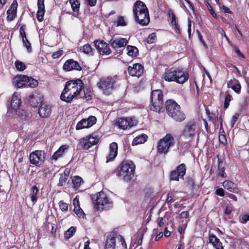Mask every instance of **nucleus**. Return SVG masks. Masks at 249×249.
I'll return each instance as SVG.
<instances>
[{"label":"nucleus","mask_w":249,"mask_h":249,"mask_svg":"<svg viewBox=\"0 0 249 249\" xmlns=\"http://www.w3.org/2000/svg\"><path fill=\"white\" fill-rule=\"evenodd\" d=\"M215 194L220 196H223L225 195L224 191L222 188H218L215 191Z\"/></svg>","instance_id":"obj_58"},{"label":"nucleus","mask_w":249,"mask_h":249,"mask_svg":"<svg viewBox=\"0 0 249 249\" xmlns=\"http://www.w3.org/2000/svg\"><path fill=\"white\" fill-rule=\"evenodd\" d=\"M232 210V206L231 204H228L225 210V213L226 214H230Z\"/></svg>","instance_id":"obj_54"},{"label":"nucleus","mask_w":249,"mask_h":249,"mask_svg":"<svg viewBox=\"0 0 249 249\" xmlns=\"http://www.w3.org/2000/svg\"><path fill=\"white\" fill-rule=\"evenodd\" d=\"M135 167V165L131 160H124L117 168L116 176L120 179L128 182L134 177Z\"/></svg>","instance_id":"obj_2"},{"label":"nucleus","mask_w":249,"mask_h":249,"mask_svg":"<svg viewBox=\"0 0 249 249\" xmlns=\"http://www.w3.org/2000/svg\"><path fill=\"white\" fill-rule=\"evenodd\" d=\"M94 43L95 48L101 54L107 55L110 53L111 50L109 45L105 41L102 40H95Z\"/></svg>","instance_id":"obj_14"},{"label":"nucleus","mask_w":249,"mask_h":249,"mask_svg":"<svg viewBox=\"0 0 249 249\" xmlns=\"http://www.w3.org/2000/svg\"><path fill=\"white\" fill-rule=\"evenodd\" d=\"M133 13L136 20L142 25H147L150 20L148 9L145 3L140 0L135 3Z\"/></svg>","instance_id":"obj_3"},{"label":"nucleus","mask_w":249,"mask_h":249,"mask_svg":"<svg viewBox=\"0 0 249 249\" xmlns=\"http://www.w3.org/2000/svg\"><path fill=\"white\" fill-rule=\"evenodd\" d=\"M68 176L69 172H66V171H65L63 174L60 175L58 185L59 186H62L63 185L64 183H65L67 181Z\"/></svg>","instance_id":"obj_38"},{"label":"nucleus","mask_w":249,"mask_h":249,"mask_svg":"<svg viewBox=\"0 0 249 249\" xmlns=\"http://www.w3.org/2000/svg\"><path fill=\"white\" fill-rule=\"evenodd\" d=\"M45 13V8H38L37 12V18L39 21H42Z\"/></svg>","instance_id":"obj_41"},{"label":"nucleus","mask_w":249,"mask_h":249,"mask_svg":"<svg viewBox=\"0 0 249 249\" xmlns=\"http://www.w3.org/2000/svg\"><path fill=\"white\" fill-rule=\"evenodd\" d=\"M163 95L161 90L160 89L153 90L151 94L150 109L154 111L160 112L163 108Z\"/></svg>","instance_id":"obj_7"},{"label":"nucleus","mask_w":249,"mask_h":249,"mask_svg":"<svg viewBox=\"0 0 249 249\" xmlns=\"http://www.w3.org/2000/svg\"><path fill=\"white\" fill-rule=\"evenodd\" d=\"M156 39V35L155 33H152L149 35L146 38V42L149 44L154 43Z\"/></svg>","instance_id":"obj_47"},{"label":"nucleus","mask_w":249,"mask_h":249,"mask_svg":"<svg viewBox=\"0 0 249 249\" xmlns=\"http://www.w3.org/2000/svg\"><path fill=\"white\" fill-rule=\"evenodd\" d=\"M13 114H16L20 119L24 120L29 116V114L26 110L20 108L15 111Z\"/></svg>","instance_id":"obj_34"},{"label":"nucleus","mask_w":249,"mask_h":249,"mask_svg":"<svg viewBox=\"0 0 249 249\" xmlns=\"http://www.w3.org/2000/svg\"><path fill=\"white\" fill-rule=\"evenodd\" d=\"M137 121L134 117L119 118L116 120L114 124H136Z\"/></svg>","instance_id":"obj_23"},{"label":"nucleus","mask_w":249,"mask_h":249,"mask_svg":"<svg viewBox=\"0 0 249 249\" xmlns=\"http://www.w3.org/2000/svg\"><path fill=\"white\" fill-rule=\"evenodd\" d=\"M18 4L16 0H14L10 8L7 11V19L9 21L13 20L17 16V10Z\"/></svg>","instance_id":"obj_22"},{"label":"nucleus","mask_w":249,"mask_h":249,"mask_svg":"<svg viewBox=\"0 0 249 249\" xmlns=\"http://www.w3.org/2000/svg\"><path fill=\"white\" fill-rule=\"evenodd\" d=\"M96 201V205L99 210L108 209L112 206V201L103 192H100L97 194Z\"/></svg>","instance_id":"obj_12"},{"label":"nucleus","mask_w":249,"mask_h":249,"mask_svg":"<svg viewBox=\"0 0 249 249\" xmlns=\"http://www.w3.org/2000/svg\"><path fill=\"white\" fill-rule=\"evenodd\" d=\"M165 107L168 115L177 122L184 120L185 116L180 110V107L173 100H168L165 103Z\"/></svg>","instance_id":"obj_5"},{"label":"nucleus","mask_w":249,"mask_h":249,"mask_svg":"<svg viewBox=\"0 0 249 249\" xmlns=\"http://www.w3.org/2000/svg\"><path fill=\"white\" fill-rule=\"evenodd\" d=\"M118 153V145L116 142H113L109 145V152L107 155L106 162L111 161L116 158Z\"/></svg>","instance_id":"obj_17"},{"label":"nucleus","mask_w":249,"mask_h":249,"mask_svg":"<svg viewBox=\"0 0 249 249\" xmlns=\"http://www.w3.org/2000/svg\"><path fill=\"white\" fill-rule=\"evenodd\" d=\"M38 81L31 77H28V81H27L26 87L31 88H35L38 85Z\"/></svg>","instance_id":"obj_39"},{"label":"nucleus","mask_w":249,"mask_h":249,"mask_svg":"<svg viewBox=\"0 0 249 249\" xmlns=\"http://www.w3.org/2000/svg\"><path fill=\"white\" fill-rule=\"evenodd\" d=\"M16 69L19 71H22L26 68L25 65L22 62L17 60L15 63Z\"/></svg>","instance_id":"obj_42"},{"label":"nucleus","mask_w":249,"mask_h":249,"mask_svg":"<svg viewBox=\"0 0 249 249\" xmlns=\"http://www.w3.org/2000/svg\"><path fill=\"white\" fill-rule=\"evenodd\" d=\"M62 53H63L62 50H59L58 51L54 52L52 54V56L54 59L58 58L62 54Z\"/></svg>","instance_id":"obj_53"},{"label":"nucleus","mask_w":249,"mask_h":249,"mask_svg":"<svg viewBox=\"0 0 249 249\" xmlns=\"http://www.w3.org/2000/svg\"><path fill=\"white\" fill-rule=\"evenodd\" d=\"M99 141V137L95 133L81 138L79 145L84 150H88L93 145H96Z\"/></svg>","instance_id":"obj_10"},{"label":"nucleus","mask_w":249,"mask_h":249,"mask_svg":"<svg viewBox=\"0 0 249 249\" xmlns=\"http://www.w3.org/2000/svg\"><path fill=\"white\" fill-rule=\"evenodd\" d=\"M127 249L124 237L117 233L113 232L106 241L105 249Z\"/></svg>","instance_id":"obj_6"},{"label":"nucleus","mask_w":249,"mask_h":249,"mask_svg":"<svg viewBox=\"0 0 249 249\" xmlns=\"http://www.w3.org/2000/svg\"><path fill=\"white\" fill-rule=\"evenodd\" d=\"M115 83L114 78L104 77L100 79V82L98 83V86L103 90L104 94L109 95L114 89Z\"/></svg>","instance_id":"obj_9"},{"label":"nucleus","mask_w":249,"mask_h":249,"mask_svg":"<svg viewBox=\"0 0 249 249\" xmlns=\"http://www.w3.org/2000/svg\"><path fill=\"white\" fill-rule=\"evenodd\" d=\"M223 186L225 189L230 192L237 193L238 189L236 188V184L230 180H225L223 183Z\"/></svg>","instance_id":"obj_28"},{"label":"nucleus","mask_w":249,"mask_h":249,"mask_svg":"<svg viewBox=\"0 0 249 249\" xmlns=\"http://www.w3.org/2000/svg\"><path fill=\"white\" fill-rule=\"evenodd\" d=\"M168 15L170 18V19L171 20V24L173 25L175 24L177 22L176 21V17L175 15L173 13L172 10H169L168 11Z\"/></svg>","instance_id":"obj_50"},{"label":"nucleus","mask_w":249,"mask_h":249,"mask_svg":"<svg viewBox=\"0 0 249 249\" xmlns=\"http://www.w3.org/2000/svg\"><path fill=\"white\" fill-rule=\"evenodd\" d=\"M196 32L197 33V35H198V38L200 40V41H201V42L203 44V45L206 47V43L204 41V39H203V37L202 36V35H201L200 32L197 30L196 31Z\"/></svg>","instance_id":"obj_60"},{"label":"nucleus","mask_w":249,"mask_h":249,"mask_svg":"<svg viewBox=\"0 0 249 249\" xmlns=\"http://www.w3.org/2000/svg\"><path fill=\"white\" fill-rule=\"evenodd\" d=\"M81 50L82 51L85 53H89L92 52V48L91 46L89 44L84 45Z\"/></svg>","instance_id":"obj_48"},{"label":"nucleus","mask_w":249,"mask_h":249,"mask_svg":"<svg viewBox=\"0 0 249 249\" xmlns=\"http://www.w3.org/2000/svg\"><path fill=\"white\" fill-rule=\"evenodd\" d=\"M127 43V40L126 38L120 37H113L110 41L111 46L115 49L124 47Z\"/></svg>","instance_id":"obj_18"},{"label":"nucleus","mask_w":249,"mask_h":249,"mask_svg":"<svg viewBox=\"0 0 249 249\" xmlns=\"http://www.w3.org/2000/svg\"><path fill=\"white\" fill-rule=\"evenodd\" d=\"M232 96L229 93H227L225 98L224 107L227 108L229 106V103L232 99Z\"/></svg>","instance_id":"obj_45"},{"label":"nucleus","mask_w":249,"mask_h":249,"mask_svg":"<svg viewBox=\"0 0 249 249\" xmlns=\"http://www.w3.org/2000/svg\"><path fill=\"white\" fill-rule=\"evenodd\" d=\"M172 26L174 27L176 33L179 34L180 33L179 27L177 22L175 24L172 25Z\"/></svg>","instance_id":"obj_64"},{"label":"nucleus","mask_w":249,"mask_h":249,"mask_svg":"<svg viewBox=\"0 0 249 249\" xmlns=\"http://www.w3.org/2000/svg\"><path fill=\"white\" fill-rule=\"evenodd\" d=\"M227 87L232 89L236 93L239 94L241 91V86L239 81L233 78L231 79L227 83Z\"/></svg>","instance_id":"obj_24"},{"label":"nucleus","mask_w":249,"mask_h":249,"mask_svg":"<svg viewBox=\"0 0 249 249\" xmlns=\"http://www.w3.org/2000/svg\"><path fill=\"white\" fill-rule=\"evenodd\" d=\"M127 25V23L124 19V18L122 16L118 17L117 21V26H124Z\"/></svg>","instance_id":"obj_43"},{"label":"nucleus","mask_w":249,"mask_h":249,"mask_svg":"<svg viewBox=\"0 0 249 249\" xmlns=\"http://www.w3.org/2000/svg\"><path fill=\"white\" fill-rule=\"evenodd\" d=\"M59 206L60 209L63 211L66 212L68 210V205L66 203H65L63 201L61 200L59 202Z\"/></svg>","instance_id":"obj_49"},{"label":"nucleus","mask_w":249,"mask_h":249,"mask_svg":"<svg viewBox=\"0 0 249 249\" xmlns=\"http://www.w3.org/2000/svg\"><path fill=\"white\" fill-rule=\"evenodd\" d=\"M248 221H249V214H244L240 221L242 224H245Z\"/></svg>","instance_id":"obj_57"},{"label":"nucleus","mask_w":249,"mask_h":249,"mask_svg":"<svg viewBox=\"0 0 249 249\" xmlns=\"http://www.w3.org/2000/svg\"><path fill=\"white\" fill-rule=\"evenodd\" d=\"M219 142L222 144H226L227 143V139L226 138L225 134L219 135Z\"/></svg>","instance_id":"obj_55"},{"label":"nucleus","mask_w":249,"mask_h":249,"mask_svg":"<svg viewBox=\"0 0 249 249\" xmlns=\"http://www.w3.org/2000/svg\"><path fill=\"white\" fill-rule=\"evenodd\" d=\"M63 69L68 71L73 70L77 71L81 70V67L79 66L78 63L72 59L67 60L63 65Z\"/></svg>","instance_id":"obj_20"},{"label":"nucleus","mask_w":249,"mask_h":249,"mask_svg":"<svg viewBox=\"0 0 249 249\" xmlns=\"http://www.w3.org/2000/svg\"><path fill=\"white\" fill-rule=\"evenodd\" d=\"M28 77L25 75H17L13 80V84L17 88H20L26 86Z\"/></svg>","instance_id":"obj_21"},{"label":"nucleus","mask_w":249,"mask_h":249,"mask_svg":"<svg viewBox=\"0 0 249 249\" xmlns=\"http://www.w3.org/2000/svg\"><path fill=\"white\" fill-rule=\"evenodd\" d=\"M193 125H186L183 131V135L186 137H192L195 134V129Z\"/></svg>","instance_id":"obj_33"},{"label":"nucleus","mask_w":249,"mask_h":249,"mask_svg":"<svg viewBox=\"0 0 249 249\" xmlns=\"http://www.w3.org/2000/svg\"><path fill=\"white\" fill-rule=\"evenodd\" d=\"M39 188L36 185H34L30 190V197L33 202L35 203L36 201L38 198Z\"/></svg>","instance_id":"obj_29"},{"label":"nucleus","mask_w":249,"mask_h":249,"mask_svg":"<svg viewBox=\"0 0 249 249\" xmlns=\"http://www.w3.org/2000/svg\"><path fill=\"white\" fill-rule=\"evenodd\" d=\"M72 182L73 187L75 189H78L80 187L81 183H83V180L81 177L75 176L72 178Z\"/></svg>","instance_id":"obj_36"},{"label":"nucleus","mask_w":249,"mask_h":249,"mask_svg":"<svg viewBox=\"0 0 249 249\" xmlns=\"http://www.w3.org/2000/svg\"><path fill=\"white\" fill-rule=\"evenodd\" d=\"M68 148L67 145H63L61 146L52 156V159L56 160L59 158L61 157L65 152V150Z\"/></svg>","instance_id":"obj_31"},{"label":"nucleus","mask_w":249,"mask_h":249,"mask_svg":"<svg viewBox=\"0 0 249 249\" xmlns=\"http://www.w3.org/2000/svg\"><path fill=\"white\" fill-rule=\"evenodd\" d=\"M37 6L38 8H45L44 0H38Z\"/></svg>","instance_id":"obj_61"},{"label":"nucleus","mask_w":249,"mask_h":249,"mask_svg":"<svg viewBox=\"0 0 249 249\" xmlns=\"http://www.w3.org/2000/svg\"><path fill=\"white\" fill-rule=\"evenodd\" d=\"M127 53L132 57H136L138 53V50L136 47L128 46L126 48Z\"/></svg>","instance_id":"obj_35"},{"label":"nucleus","mask_w":249,"mask_h":249,"mask_svg":"<svg viewBox=\"0 0 249 249\" xmlns=\"http://www.w3.org/2000/svg\"><path fill=\"white\" fill-rule=\"evenodd\" d=\"M129 74L132 76L140 77L143 73V69L142 65L136 63L128 68Z\"/></svg>","instance_id":"obj_16"},{"label":"nucleus","mask_w":249,"mask_h":249,"mask_svg":"<svg viewBox=\"0 0 249 249\" xmlns=\"http://www.w3.org/2000/svg\"><path fill=\"white\" fill-rule=\"evenodd\" d=\"M52 112L51 106L46 103H42L38 109V113L42 118H47L49 117Z\"/></svg>","instance_id":"obj_19"},{"label":"nucleus","mask_w":249,"mask_h":249,"mask_svg":"<svg viewBox=\"0 0 249 249\" xmlns=\"http://www.w3.org/2000/svg\"><path fill=\"white\" fill-rule=\"evenodd\" d=\"M83 85L82 81L80 79L67 82L60 95V99L66 102H71L73 98L79 95Z\"/></svg>","instance_id":"obj_1"},{"label":"nucleus","mask_w":249,"mask_h":249,"mask_svg":"<svg viewBox=\"0 0 249 249\" xmlns=\"http://www.w3.org/2000/svg\"><path fill=\"white\" fill-rule=\"evenodd\" d=\"M71 9L74 12L78 13L79 10L80 3L78 0H69Z\"/></svg>","instance_id":"obj_37"},{"label":"nucleus","mask_w":249,"mask_h":249,"mask_svg":"<svg viewBox=\"0 0 249 249\" xmlns=\"http://www.w3.org/2000/svg\"><path fill=\"white\" fill-rule=\"evenodd\" d=\"M206 5L208 10L210 11V13L213 16V17L214 18H217V15L213 11L212 6L208 2L207 3Z\"/></svg>","instance_id":"obj_51"},{"label":"nucleus","mask_w":249,"mask_h":249,"mask_svg":"<svg viewBox=\"0 0 249 249\" xmlns=\"http://www.w3.org/2000/svg\"><path fill=\"white\" fill-rule=\"evenodd\" d=\"M147 139V136L146 134H142L136 137H135L132 142V145H137L139 144L144 143Z\"/></svg>","instance_id":"obj_30"},{"label":"nucleus","mask_w":249,"mask_h":249,"mask_svg":"<svg viewBox=\"0 0 249 249\" xmlns=\"http://www.w3.org/2000/svg\"><path fill=\"white\" fill-rule=\"evenodd\" d=\"M157 222L158 223V225L159 227H161L163 226L164 222L163 221V218L162 217L158 218V219H157Z\"/></svg>","instance_id":"obj_63"},{"label":"nucleus","mask_w":249,"mask_h":249,"mask_svg":"<svg viewBox=\"0 0 249 249\" xmlns=\"http://www.w3.org/2000/svg\"><path fill=\"white\" fill-rule=\"evenodd\" d=\"M206 113L207 115L209 120L214 124H222V120L221 118H218L217 116H216L215 114L211 112L208 108H206Z\"/></svg>","instance_id":"obj_27"},{"label":"nucleus","mask_w":249,"mask_h":249,"mask_svg":"<svg viewBox=\"0 0 249 249\" xmlns=\"http://www.w3.org/2000/svg\"><path fill=\"white\" fill-rule=\"evenodd\" d=\"M186 173V166L184 163L178 165L177 169L171 173V179L178 181L179 178H183Z\"/></svg>","instance_id":"obj_15"},{"label":"nucleus","mask_w":249,"mask_h":249,"mask_svg":"<svg viewBox=\"0 0 249 249\" xmlns=\"http://www.w3.org/2000/svg\"><path fill=\"white\" fill-rule=\"evenodd\" d=\"M76 231V229L74 227H71L65 232V236L69 239L72 237Z\"/></svg>","instance_id":"obj_40"},{"label":"nucleus","mask_w":249,"mask_h":249,"mask_svg":"<svg viewBox=\"0 0 249 249\" xmlns=\"http://www.w3.org/2000/svg\"><path fill=\"white\" fill-rule=\"evenodd\" d=\"M239 117V114L238 113L234 114L231 120V123L232 124H234L237 121Z\"/></svg>","instance_id":"obj_59"},{"label":"nucleus","mask_w":249,"mask_h":249,"mask_svg":"<svg viewBox=\"0 0 249 249\" xmlns=\"http://www.w3.org/2000/svg\"><path fill=\"white\" fill-rule=\"evenodd\" d=\"M46 159V153L43 150H36L29 155L30 162L36 166L43 164Z\"/></svg>","instance_id":"obj_11"},{"label":"nucleus","mask_w":249,"mask_h":249,"mask_svg":"<svg viewBox=\"0 0 249 249\" xmlns=\"http://www.w3.org/2000/svg\"><path fill=\"white\" fill-rule=\"evenodd\" d=\"M218 169L219 170V175L222 178H226L227 177V175L225 172V167H218Z\"/></svg>","instance_id":"obj_52"},{"label":"nucleus","mask_w":249,"mask_h":249,"mask_svg":"<svg viewBox=\"0 0 249 249\" xmlns=\"http://www.w3.org/2000/svg\"><path fill=\"white\" fill-rule=\"evenodd\" d=\"M209 242L215 249H223L222 244L219 239L214 234H210L209 237Z\"/></svg>","instance_id":"obj_26"},{"label":"nucleus","mask_w":249,"mask_h":249,"mask_svg":"<svg viewBox=\"0 0 249 249\" xmlns=\"http://www.w3.org/2000/svg\"><path fill=\"white\" fill-rule=\"evenodd\" d=\"M43 96L40 94H37L30 96L29 103L33 107H36L42 103Z\"/></svg>","instance_id":"obj_25"},{"label":"nucleus","mask_w":249,"mask_h":249,"mask_svg":"<svg viewBox=\"0 0 249 249\" xmlns=\"http://www.w3.org/2000/svg\"><path fill=\"white\" fill-rule=\"evenodd\" d=\"M143 237V233H142L138 235L137 244L141 245L142 243V238Z\"/></svg>","instance_id":"obj_62"},{"label":"nucleus","mask_w":249,"mask_h":249,"mask_svg":"<svg viewBox=\"0 0 249 249\" xmlns=\"http://www.w3.org/2000/svg\"><path fill=\"white\" fill-rule=\"evenodd\" d=\"M175 143L174 138L171 134H167L158 142L157 150L159 153L166 154L169 148Z\"/></svg>","instance_id":"obj_8"},{"label":"nucleus","mask_w":249,"mask_h":249,"mask_svg":"<svg viewBox=\"0 0 249 249\" xmlns=\"http://www.w3.org/2000/svg\"><path fill=\"white\" fill-rule=\"evenodd\" d=\"M21 104L19 94L14 93L11 99L10 106L8 107L7 113L13 114L15 111L18 109Z\"/></svg>","instance_id":"obj_13"},{"label":"nucleus","mask_w":249,"mask_h":249,"mask_svg":"<svg viewBox=\"0 0 249 249\" xmlns=\"http://www.w3.org/2000/svg\"><path fill=\"white\" fill-rule=\"evenodd\" d=\"M23 44L24 46L27 48V50L29 52H31L32 51V47L31 46L30 42L28 41L27 37L22 38Z\"/></svg>","instance_id":"obj_44"},{"label":"nucleus","mask_w":249,"mask_h":249,"mask_svg":"<svg viewBox=\"0 0 249 249\" xmlns=\"http://www.w3.org/2000/svg\"><path fill=\"white\" fill-rule=\"evenodd\" d=\"M97 122V119L95 116H90L88 118H84L79 121L77 124H95Z\"/></svg>","instance_id":"obj_32"},{"label":"nucleus","mask_w":249,"mask_h":249,"mask_svg":"<svg viewBox=\"0 0 249 249\" xmlns=\"http://www.w3.org/2000/svg\"><path fill=\"white\" fill-rule=\"evenodd\" d=\"M187 72L179 68H171L163 75V78L167 81H174L179 84H183L188 79Z\"/></svg>","instance_id":"obj_4"},{"label":"nucleus","mask_w":249,"mask_h":249,"mask_svg":"<svg viewBox=\"0 0 249 249\" xmlns=\"http://www.w3.org/2000/svg\"><path fill=\"white\" fill-rule=\"evenodd\" d=\"M75 213L79 217H83L84 213L83 210L80 208L79 206H75L73 210Z\"/></svg>","instance_id":"obj_46"},{"label":"nucleus","mask_w":249,"mask_h":249,"mask_svg":"<svg viewBox=\"0 0 249 249\" xmlns=\"http://www.w3.org/2000/svg\"><path fill=\"white\" fill-rule=\"evenodd\" d=\"M25 30V26L22 25L20 27V30H19L20 35L21 37H22V38H25V37H26Z\"/></svg>","instance_id":"obj_56"}]
</instances>
